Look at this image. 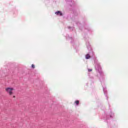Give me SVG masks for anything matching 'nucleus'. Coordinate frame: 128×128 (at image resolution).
Wrapping results in <instances>:
<instances>
[{
	"label": "nucleus",
	"instance_id": "f257e3e1",
	"mask_svg": "<svg viewBox=\"0 0 128 128\" xmlns=\"http://www.w3.org/2000/svg\"><path fill=\"white\" fill-rule=\"evenodd\" d=\"M5 90L9 96H12V94H14V88L8 87L5 88Z\"/></svg>",
	"mask_w": 128,
	"mask_h": 128
},
{
	"label": "nucleus",
	"instance_id": "f03ea898",
	"mask_svg": "<svg viewBox=\"0 0 128 128\" xmlns=\"http://www.w3.org/2000/svg\"><path fill=\"white\" fill-rule=\"evenodd\" d=\"M56 14L58 16V14H60V16H62V12H60V11L56 12Z\"/></svg>",
	"mask_w": 128,
	"mask_h": 128
},
{
	"label": "nucleus",
	"instance_id": "7ed1b4c3",
	"mask_svg": "<svg viewBox=\"0 0 128 128\" xmlns=\"http://www.w3.org/2000/svg\"><path fill=\"white\" fill-rule=\"evenodd\" d=\"M86 60H88V58H90V56L88 54H87L86 56Z\"/></svg>",
	"mask_w": 128,
	"mask_h": 128
},
{
	"label": "nucleus",
	"instance_id": "20e7f679",
	"mask_svg": "<svg viewBox=\"0 0 128 128\" xmlns=\"http://www.w3.org/2000/svg\"><path fill=\"white\" fill-rule=\"evenodd\" d=\"M75 104H76V106H78L80 104V101L78 100L75 101Z\"/></svg>",
	"mask_w": 128,
	"mask_h": 128
},
{
	"label": "nucleus",
	"instance_id": "39448f33",
	"mask_svg": "<svg viewBox=\"0 0 128 128\" xmlns=\"http://www.w3.org/2000/svg\"><path fill=\"white\" fill-rule=\"evenodd\" d=\"M32 68H35L34 64H32Z\"/></svg>",
	"mask_w": 128,
	"mask_h": 128
},
{
	"label": "nucleus",
	"instance_id": "423d86ee",
	"mask_svg": "<svg viewBox=\"0 0 128 128\" xmlns=\"http://www.w3.org/2000/svg\"><path fill=\"white\" fill-rule=\"evenodd\" d=\"M88 72H92V69H88Z\"/></svg>",
	"mask_w": 128,
	"mask_h": 128
},
{
	"label": "nucleus",
	"instance_id": "0eeeda50",
	"mask_svg": "<svg viewBox=\"0 0 128 128\" xmlns=\"http://www.w3.org/2000/svg\"><path fill=\"white\" fill-rule=\"evenodd\" d=\"M13 98H16V96H13Z\"/></svg>",
	"mask_w": 128,
	"mask_h": 128
}]
</instances>
